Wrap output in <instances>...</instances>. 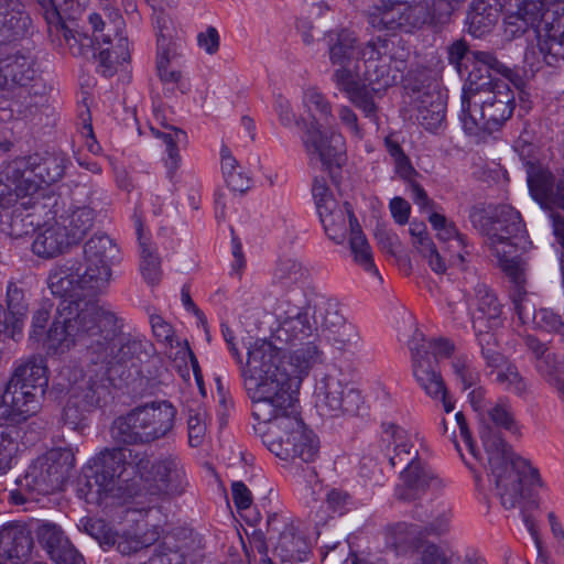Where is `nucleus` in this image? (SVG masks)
<instances>
[{"label": "nucleus", "instance_id": "1", "mask_svg": "<svg viewBox=\"0 0 564 564\" xmlns=\"http://www.w3.org/2000/svg\"><path fill=\"white\" fill-rule=\"evenodd\" d=\"M317 357L310 346L306 351H297L293 361L283 364L275 350L259 343L242 369L252 415L258 422L270 424L262 442L280 459L312 463L318 456L319 441L301 419L299 403L302 382Z\"/></svg>", "mask_w": 564, "mask_h": 564}, {"label": "nucleus", "instance_id": "2", "mask_svg": "<svg viewBox=\"0 0 564 564\" xmlns=\"http://www.w3.org/2000/svg\"><path fill=\"white\" fill-rule=\"evenodd\" d=\"M326 42L336 87L366 117H373L377 106L371 93L394 85L404 67L403 61L391 54L392 43L377 37L362 45L358 34L349 29L329 31Z\"/></svg>", "mask_w": 564, "mask_h": 564}, {"label": "nucleus", "instance_id": "3", "mask_svg": "<svg viewBox=\"0 0 564 564\" xmlns=\"http://www.w3.org/2000/svg\"><path fill=\"white\" fill-rule=\"evenodd\" d=\"M55 318L48 329L47 322L51 312L47 307L36 310L32 317L30 339L34 341L45 340L48 348L69 349L77 343L86 345V357L93 362L108 364L118 358L124 360L131 356L129 350L122 351L129 338L120 336V348L107 346L106 339L111 338L117 329L119 321L117 316L101 307L97 300L78 296H59Z\"/></svg>", "mask_w": 564, "mask_h": 564}, {"label": "nucleus", "instance_id": "4", "mask_svg": "<svg viewBox=\"0 0 564 564\" xmlns=\"http://www.w3.org/2000/svg\"><path fill=\"white\" fill-rule=\"evenodd\" d=\"M109 434L117 446L105 447L89 460L86 499L101 503L110 498L127 503L141 492V406L117 416Z\"/></svg>", "mask_w": 564, "mask_h": 564}, {"label": "nucleus", "instance_id": "5", "mask_svg": "<svg viewBox=\"0 0 564 564\" xmlns=\"http://www.w3.org/2000/svg\"><path fill=\"white\" fill-rule=\"evenodd\" d=\"M474 68L469 72L462 95L460 121L466 133L475 137L497 131L512 115L514 93L510 83L513 72L489 52L473 54Z\"/></svg>", "mask_w": 564, "mask_h": 564}, {"label": "nucleus", "instance_id": "6", "mask_svg": "<svg viewBox=\"0 0 564 564\" xmlns=\"http://www.w3.org/2000/svg\"><path fill=\"white\" fill-rule=\"evenodd\" d=\"M120 336L129 338L128 344L122 346V351L129 350L131 356H128L124 360L113 358L108 364H97L86 357L88 366L97 367V369H89L84 372L83 369L77 367L66 366L62 368L56 386L61 390H66L67 399L63 408L62 421L69 429L83 431L87 426L88 415L107 404L110 391L105 380L110 368L115 365H127L137 358L140 343L133 339L129 333L122 332L119 324H117L115 335L105 340L107 346L115 349L120 348L119 345H115Z\"/></svg>", "mask_w": 564, "mask_h": 564}, {"label": "nucleus", "instance_id": "7", "mask_svg": "<svg viewBox=\"0 0 564 564\" xmlns=\"http://www.w3.org/2000/svg\"><path fill=\"white\" fill-rule=\"evenodd\" d=\"M486 243L499 261V265L509 276L512 288L510 299L516 314L522 324L531 322L535 311L528 295L525 284V264L516 256L524 248L527 236L519 212L509 205L499 206L485 229Z\"/></svg>", "mask_w": 564, "mask_h": 564}, {"label": "nucleus", "instance_id": "8", "mask_svg": "<svg viewBox=\"0 0 564 564\" xmlns=\"http://www.w3.org/2000/svg\"><path fill=\"white\" fill-rule=\"evenodd\" d=\"M118 254L117 245L106 234H95L84 245V263L66 261L48 274L47 284L56 296L95 299L111 278V264Z\"/></svg>", "mask_w": 564, "mask_h": 564}, {"label": "nucleus", "instance_id": "9", "mask_svg": "<svg viewBox=\"0 0 564 564\" xmlns=\"http://www.w3.org/2000/svg\"><path fill=\"white\" fill-rule=\"evenodd\" d=\"M480 438L501 505L506 509L518 507L523 498L524 481L530 486L541 485L539 470L518 456L490 426L481 427Z\"/></svg>", "mask_w": 564, "mask_h": 564}, {"label": "nucleus", "instance_id": "10", "mask_svg": "<svg viewBox=\"0 0 564 564\" xmlns=\"http://www.w3.org/2000/svg\"><path fill=\"white\" fill-rule=\"evenodd\" d=\"M188 488L186 470L177 456H161L143 464V505H150L143 516L148 519L147 524L153 527L149 538L143 535V547L160 536L159 529L164 521L162 505L183 496Z\"/></svg>", "mask_w": 564, "mask_h": 564}, {"label": "nucleus", "instance_id": "11", "mask_svg": "<svg viewBox=\"0 0 564 564\" xmlns=\"http://www.w3.org/2000/svg\"><path fill=\"white\" fill-rule=\"evenodd\" d=\"M74 465L75 454L72 448L47 451L34 459L25 474L17 479L18 488L10 494L12 501L23 505L62 489Z\"/></svg>", "mask_w": 564, "mask_h": 564}, {"label": "nucleus", "instance_id": "12", "mask_svg": "<svg viewBox=\"0 0 564 564\" xmlns=\"http://www.w3.org/2000/svg\"><path fill=\"white\" fill-rule=\"evenodd\" d=\"M547 0H509L505 18V31L518 36L529 29H536L538 48L547 65L564 58V29L545 24L539 29L546 11Z\"/></svg>", "mask_w": 564, "mask_h": 564}, {"label": "nucleus", "instance_id": "13", "mask_svg": "<svg viewBox=\"0 0 564 564\" xmlns=\"http://www.w3.org/2000/svg\"><path fill=\"white\" fill-rule=\"evenodd\" d=\"M318 299L312 303H306L303 306L291 305L279 316V326L275 329L274 337L286 345L296 347L289 356L272 345L265 339H256L248 346L247 362H249V354L259 343L269 345L276 351L279 359L283 364L293 361V357L297 351H306L310 346H313L317 351V360L313 367L321 361L322 352L315 344L317 329L321 327L319 308H317ZM248 364H246L247 366Z\"/></svg>", "mask_w": 564, "mask_h": 564}, {"label": "nucleus", "instance_id": "14", "mask_svg": "<svg viewBox=\"0 0 564 564\" xmlns=\"http://www.w3.org/2000/svg\"><path fill=\"white\" fill-rule=\"evenodd\" d=\"M303 104L314 118V122L303 137L307 154L323 164L338 162L345 151V141L334 128L325 127L334 121L330 102L318 90L308 89L304 94Z\"/></svg>", "mask_w": 564, "mask_h": 564}, {"label": "nucleus", "instance_id": "15", "mask_svg": "<svg viewBox=\"0 0 564 564\" xmlns=\"http://www.w3.org/2000/svg\"><path fill=\"white\" fill-rule=\"evenodd\" d=\"M366 18L379 32L413 33L432 21L433 10L429 0H379L367 10Z\"/></svg>", "mask_w": 564, "mask_h": 564}, {"label": "nucleus", "instance_id": "16", "mask_svg": "<svg viewBox=\"0 0 564 564\" xmlns=\"http://www.w3.org/2000/svg\"><path fill=\"white\" fill-rule=\"evenodd\" d=\"M467 303L478 344L496 346L497 330L502 326V308L497 296L486 284L477 283Z\"/></svg>", "mask_w": 564, "mask_h": 564}, {"label": "nucleus", "instance_id": "17", "mask_svg": "<svg viewBox=\"0 0 564 564\" xmlns=\"http://www.w3.org/2000/svg\"><path fill=\"white\" fill-rule=\"evenodd\" d=\"M312 193L326 235L336 243H343L350 230V218H356L350 207L338 204L324 180H314Z\"/></svg>", "mask_w": 564, "mask_h": 564}, {"label": "nucleus", "instance_id": "18", "mask_svg": "<svg viewBox=\"0 0 564 564\" xmlns=\"http://www.w3.org/2000/svg\"><path fill=\"white\" fill-rule=\"evenodd\" d=\"M314 402L317 411L324 416L356 414L361 404V395L338 378L327 376L316 383Z\"/></svg>", "mask_w": 564, "mask_h": 564}, {"label": "nucleus", "instance_id": "19", "mask_svg": "<svg viewBox=\"0 0 564 564\" xmlns=\"http://www.w3.org/2000/svg\"><path fill=\"white\" fill-rule=\"evenodd\" d=\"M423 341L422 334H415L409 343L412 354L413 375L424 392L431 399L442 402L444 411L451 413L455 404L448 397L442 376L430 361L429 352Z\"/></svg>", "mask_w": 564, "mask_h": 564}, {"label": "nucleus", "instance_id": "20", "mask_svg": "<svg viewBox=\"0 0 564 564\" xmlns=\"http://www.w3.org/2000/svg\"><path fill=\"white\" fill-rule=\"evenodd\" d=\"M445 487V481L421 460L410 459L401 471L394 496L403 502H416L429 494H436Z\"/></svg>", "mask_w": 564, "mask_h": 564}, {"label": "nucleus", "instance_id": "21", "mask_svg": "<svg viewBox=\"0 0 564 564\" xmlns=\"http://www.w3.org/2000/svg\"><path fill=\"white\" fill-rule=\"evenodd\" d=\"M153 119L154 122L149 123V131L163 147L162 162L166 176L173 180L182 163L180 145L187 142V134L184 130L167 123L159 106L153 107Z\"/></svg>", "mask_w": 564, "mask_h": 564}, {"label": "nucleus", "instance_id": "22", "mask_svg": "<svg viewBox=\"0 0 564 564\" xmlns=\"http://www.w3.org/2000/svg\"><path fill=\"white\" fill-rule=\"evenodd\" d=\"M317 308H319L321 328L327 332V339L336 349L346 351L358 347L360 336L357 327L346 322L334 301L319 297Z\"/></svg>", "mask_w": 564, "mask_h": 564}, {"label": "nucleus", "instance_id": "23", "mask_svg": "<svg viewBox=\"0 0 564 564\" xmlns=\"http://www.w3.org/2000/svg\"><path fill=\"white\" fill-rule=\"evenodd\" d=\"M66 159L63 154H46L41 156L33 154L26 158H18L10 163V173L20 172L23 178H30L36 185V192L41 184L50 185L62 178L65 171Z\"/></svg>", "mask_w": 564, "mask_h": 564}, {"label": "nucleus", "instance_id": "24", "mask_svg": "<svg viewBox=\"0 0 564 564\" xmlns=\"http://www.w3.org/2000/svg\"><path fill=\"white\" fill-rule=\"evenodd\" d=\"M44 394L9 379L6 384H0L2 415L14 421H25L40 411Z\"/></svg>", "mask_w": 564, "mask_h": 564}, {"label": "nucleus", "instance_id": "25", "mask_svg": "<svg viewBox=\"0 0 564 564\" xmlns=\"http://www.w3.org/2000/svg\"><path fill=\"white\" fill-rule=\"evenodd\" d=\"M35 536L40 546L56 564H84V558L61 525L39 521Z\"/></svg>", "mask_w": 564, "mask_h": 564}, {"label": "nucleus", "instance_id": "26", "mask_svg": "<svg viewBox=\"0 0 564 564\" xmlns=\"http://www.w3.org/2000/svg\"><path fill=\"white\" fill-rule=\"evenodd\" d=\"M90 194V189L85 185H77L73 192L72 205L56 218L74 246L85 238L95 223V209L80 199Z\"/></svg>", "mask_w": 564, "mask_h": 564}, {"label": "nucleus", "instance_id": "27", "mask_svg": "<svg viewBox=\"0 0 564 564\" xmlns=\"http://www.w3.org/2000/svg\"><path fill=\"white\" fill-rule=\"evenodd\" d=\"M176 408L167 400L143 403V443L167 438L174 430Z\"/></svg>", "mask_w": 564, "mask_h": 564}, {"label": "nucleus", "instance_id": "28", "mask_svg": "<svg viewBox=\"0 0 564 564\" xmlns=\"http://www.w3.org/2000/svg\"><path fill=\"white\" fill-rule=\"evenodd\" d=\"M528 185L532 197L542 207L556 206L564 210V175L556 178L546 169L531 166L528 171Z\"/></svg>", "mask_w": 564, "mask_h": 564}, {"label": "nucleus", "instance_id": "29", "mask_svg": "<svg viewBox=\"0 0 564 564\" xmlns=\"http://www.w3.org/2000/svg\"><path fill=\"white\" fill-rule=\"evenodd\" d=\"M495 347H481L482 356L491 368L490 375L494 376V381L506 391L519 397L525 395L529 392V382L520 375L518 368L497 351Z\"/></svg>", "mask_w": 564, "mask_h": 564}, {"label": "nucleus", "instance_id": "30", "mask_svg": "<svg viewBox=\"0 0 564 564\" xmlns=\"http://www.w3.org/2000/svg\"><path fill=\"white\" fill-rule=\"evenodd\" d=\"M33 549L31 531L23 524L10 523L0 530V556L13 564L26 562Z\"/></svg>", "mask_w": 564, "mask_h": 564}, {"label": "nucleus", "instance_id": "31", "mask_svg": "<svg viewBox=\"0 0 564 564\" xmlns=\"http://www.w3.org/2000/svg\"><path fill=\"white\" fill-rule=\"evenodd\" d=\"M31 18L19 0H0V44L25 36Z\"/></svg>", "mask_w": 564, "mask_h": 564}, {"label": "nucleus", "instance_id": "32", "mask_svg": "<svg viewBox=\"0 0 564 564\" xmlns=\"http://www.w3.org/2000/svg\"><path fill=\"white\" fill-rule=\"evenodd\" d=\"M74 246L57 219L37 229L32 243V251L41 258L57 257Z\"/></svg>", "mask_w": 564, "mask_h": 564}, {"label": "nucleus", "instance_id": "33", "mask_svg": "<svg viewBox=\"0 0 564 564\" xmlns=\"http://www.w3.org/2000/svg\"><path fill=\"white\" fill-rule=\"evenodd\" d=\"M500 13L498 0H473L466 17L467 32L474 37H482L495 28Z\"/></svg>", "mask_w": 564, "mask_h": 564}, {"label": "nucleus", "instance_id": "34", "mask_svg": "<svg viewBox=\"0 0 564 564\" xmlns=\"http://www.w3.org/2000/svg\"><path fill=\"white\" fill-rule=\"evenodd\" d=\"M156 28V59L155 64H169L183 56L184 41L175 35V29L170 18L158 15Z\"/></svg>", "mask_w": 564, "mask_h": 564}, {"label": "nucleus", "instance_id": "35", "mask_svg": "<svg viewBox=\"0 0 564 564\" xmlns=\"http://www.w3.org/2000/svg\"><path fill=\"white\" fill-rule=\"evenodd\" d=\"M416 434H411L403 427L388 422L382 424V441L393 445V455L390 456V463L392 466L398 464L410 463V459H417V451L414 449L413 440L416 438Z\"/></svg>", "mask_w": 564, "mask_h": 564}, {"label": "nucleus", "instance_id": "36", "mask_svg": "<svg viewBox=\"0 0 564 564\" xmlns=\"http://www.w3.org/2000/svg\"><path fill=\"white\" fill-rule=\"evenodd\" d=\"M48 369L42 356H31L22 360L13 370L10 380L29 386L39 392H46Z\"/></svg>", "mask_w": 564, "mask_h": 564}, {"label": "nucleus", "instance_id": "37", "mask_svg": "<svg viewBox=\"0 0 564 564\" xmlns=\"http://www.w3.org/2000/svg\"><path fill=\"white\" fill-rule=\"evenodd\" d=\"M311 279V271L302 259L293 256L281 257L273 269L272 281L282 288L302 285Z\"/></svg>", "mask_w": 564, "mask_h": 564}, {"label": "nucleus", "instance_id": "38", "mask_svg": "<svg viewBox=\"0 0 564 564\" xmlns=\"http://www.w3.org/2000/svg\"><path fill=\"white\" fill-rule=\"evenodd\" d=\"M36 193V185L30 178H23L20 172L12 175L10 173V163L0 174V207L9 208L18 202L19 198L31 196Z\"/></svg>", "mask_w": 564, "mask_h": 564}, {"label": "nucleus", "instance_id": "39", "mask_svg": "<svg viewBox=\"0 0 564 564\" xmlns=\"http://www.w3.org/2000/svg\"><path fill=\"white\" fill-rule=\"evenodd\" d=\"M115 40L117 43L113 45L112 40L106 34H95V42L100 45V41L104 44H110L108 47H99L97 55L99 66L102 67L104 76H112L118 63L128 62L130 59L128 40L126 37L116 34Z\"/></svg>", "mask_w": 564, "mask_h": 564}, {"label": "nucleus", "instance_id": "40", "mask_svg": "<svg viewBox=\"0 0 564 564\" xmlns=\"http://www.w3.org/2000/svg\"><path fill=\"white\" fill-rule=\"evenodd\" d=\"M415 518L421 522L423 535L442 536L449 531L452 512L444 505L436 508L415 511Z\"/></svg>", "mask_w": 564, "mask_h": 564}, {"label": "nucleus", "instance_id": "41", "mask_svg": "<svg viewBox=\"0 0 564 564\" xmlns=\"http://www.w3.org/2000/svg\"><path fill=\"white\" fill-rule=\"evenodd\" d=\"M349 246L355 261L367 272L378 275V269L373 263L371 247L364 235L357 218H350Z\"/></svg>", "mask_w": 564, "mask_h": 564}, {"label": "nucleus", "instance_id": "42", "mask_svg": "<svg viewBox=\"0 0 564 564\" xmlns=\"http://www.w3.org/2000/svg\"><path fill=\"white\" fill-rule=\"evenodd\" d=\"M149 324L152 337L159 345L164 347L169 357L170 354L174 355L178 350L177 344L187 343V340L180 338L173 325L159 314H150Z\"/></svg>", "mask_w": 564, "mask_h": 564}, {"label": "nucleus", "instance_id": "43", "mask_svg": "<svg viewBox=\"0 0 564 564\" xmlns=\"http://www.w3.org/2000/svg\"><path fill=\"white\" fill-rule=\"evenodd\" d=\"M43 18L47 24V32L52 42L57 41L58 45H67L70 50L77 43H82V41H89L87 36H83L82 40H78L74 31L66 24L67 18L65 15H58L57 11H46L43 13Z\"/></svg>", "mask_w": 564, "mask_h": 564}, {"label": "nucleus", "instance_id": "44", "mask_svg": "<svg viewBox=\"0 0 564 564\" xmlns=\"http://www.w3.org/2000/svg\"><path fill=\"white\" fill-rule=\"evenodd\" d=\"M221 172L227 185L236 192H245L249 188L250 181L237 170L238 162L227 147L220 150Z\"/></svg>", "mask_w": 564, "mask_h": 564}, {"label": "nucleus", "instance_id": "45", "mask_svg": "<svg viewBox=\"0 0 564 564\" xmlns=\"http://www.w3.org/2000/svg\"><path fill=\"white\" fill-rule=\"evenodd\" d=\"M6 61L11 83L25 86L35 78L36 68L31 57L15 54L7 56Z\"/></svg>", "mask_w": 564, "mask_h": 564}, {"label": "nucleus", "instance_id": "46", "mask_svg": "<svg viewBox=\"0 0 564 564\" xmlns=\"http://www.w3.org/2000/svg\"><path fill=\"white\" fill-rule=\"evenodd\" d=\"M420 535H422V531L419 524L400 522L389 528L387 539L394 549L403 551Z\"/></svg>", "mask_w": 564, "mask_h": 564}, {"label": "nucleus", "instance_id": "47", "mask_svg": "<svg viewBox=\"0 0 564 564\" xmlns=\"http://www.w3.org/2000/svg\"><path fill=\"white\" fill-rule=\"evenodd\" d=\"M445 118V106L440 97L431 100L429 105L426 101H422V105L417 110V120L422 127L429 131L438 130Z\"/></svg>", "mask_w": 564, "mask_h": 564}, {"label": "nucleus", "instance_id": "48", "mask_svg": "<svg viewBox=\"0 0 564 564\" xmlns=\"http://www.w3.org/2000/svg\"><path fill=\"white\" fill-rule=\"evenodd\" d=\"M350 503V496L348 492L332 488L325 495V505L329 513H325L323 506L316 511L315 520L317 523H324L332 514H343Z\"/></svg>", "mask_w": 564, "mask_h": 564}, {"label": "nucleus", "instance_id": "49", "mask_svg": "<svg viewBox=\"0 0 564 564\" xmlns=\"http://www.w3.org/2000/svg\"><path fill=\"white\" fill-rule=\"evenodd\" d=\"M306 543L304 539L299 535L294 528L285 529L279 536L276 544V552L280 556L285 560L300 558L301 554L304 553Z\"/></svg>", "mask_w": 564, "mask_h": 564}, {"label": "nucleus", "instance_id": "50", "mask_svg": "<svg viewBox=\"0 0 564 564\" xmlns=\"http://www.w3.org/2000/svg\"><path fill=\"white\" fill-rule=\"evenodd\" d=\"M458 556L447 546L425 543L419 552V564H455Z\"/></svg>", "mask_w": 564, "mask_h": 564}, {"label": "nucleus", "instance_id": "51", "mask_svg": "<svg viewBox=\"0 0 564 564\" xmlns=\"http://www.w3.org/2000/svg\"><path fill=\"white\" fill-rule=\"evenodd\" d=\"M207 412L205 409L197 408L189 410L187 420L188 444L192 447H200L206 440L207 432Z\"/></svg>", "mask_w": 564, "mask_h": 564}, {"label": "nucleus", "instance_id": "52", "mask_svg": "<svg viewBox=\"0 0 564 564\" xmlns=\"http://www.w3.org/2000/svg\"><path fill=\"white\" fill-rule=\"evenodd\" d=\"M162 276L161 258L156 249L143 242V281L150 286H156Z\"/></svg>", "mask_w": 564, "mask_h": 564}, {"label": "nucleus", "instance_id": "53", "mask_svg": "<svg viewBox=\"0 0 564 564\" xmlns=\"http://www.w3.org/2000/svg\"><path fill=\"white\" fill-rule=\"evenodd\" d=\"M413 245L417 251L427 259L429 265L435 273L443 274L446 272V261L436 250L429 235H421L419 239L413 240Z\"/></svg>", "mask_w": 564, "mask_h": 564}, {"label": "nucleus", "instance_id": "54", "mask_svg": "<svg viewBox=\"0 0 564 564\" xmlns=\"http://www.w3.org/2000/svg\"><path fill=\"white\" fill-rule=\"evenodd\" d=\"M113 541L110 545H116L122 556H138L141 551V533L138 527L123 530L113 538Z\"/></svg>", "mask_w": 564, "mask_h": 564}, {"label": "nucleus", "instance_id": "55", "mask_svg": "<svg viewBox=\"0 0 564 564\" xmlns=\"http://www.w3.org/2000/svg\"><path fill=\"white\" fill-rule=\"evenodd\" d=\"M18 445L10 434L9 426H0V475L12 468Z\"/></svg>", "mask_w": 564, "mask_h": 564}, {"label": "nucleus", "instance_id": "56", "mask_svg": "<svg viewBox=\"0 0 564 564\" xmlns=\"http://www.w3.org/2000/svg\"><path fill=\"white\" fill-rule=\"evenodd\" d=\"M533 324L545 332L555 333L564 338V322L562 317L550 308H540L531 319Z\"/></svg>", "mask_w": 564, "mask_h": 564}, {"label": "nucleus", "instance_id": "57", "mask_svg": "<svg viewBox=\"0 0 564 564\" xmlns=\"http://www.w3.org/2000/svg\"><path fill=\"white\" fill-rule=\"evenodd\" d=\"M488 414L497 426L511 432L518 431L514 414L508 401H499L489 410Z\"/></svg>", "mask_w": 564, "mask_h": 564}, {"label": "nucleus", "instance_id": "58", "mask_svg": "<svg viewBox=\"0 0 564 564\" xmlns=\"http://www.w3.org/2000/svg\"><path fill=\"white\" fill-rule=\"evenodd\" d=\"M429 220L436 231V236L440 241H442L445 246L451 243V241L456 238H463L464 236L458 232L457 228L452 221H448L445 216L433 213L430 215Z\"/></svg>", "mask_w": 564, "mask_h": 564}, {"label": "nucleus", "instance_id": "59", "mask_svg": "<svg viewBox=\"0 0 564 564\" xmlns=\"http://www.w3.org/2000/svg\"><path fill=\"white\" fill-rule=\"evenodd\" d=\"M477 51L468 52V48L463 41H457L448 47V62L454 65L457 70L462 72V66L466 69L470 67L468 73L474 68L473 54Z\"/></svg>", "mask_w": 564, "mask_h": 564}, {"label": "nucleus", "instance_id": "60", "mask_svg": "<svg viewBox=\"0 0 564 564\" xmlns=\"http://www.w3.org/2000/svg\"><path fill=\"white\" fill-rule=\"evenodd\" d=\"M87 534L99 541L101 545L115 543L106 522L101 519L85 518L79 525Z\"/></svg>", "mask_w": 564, "mask_h": 564}, {"label": "nucleus", "instance_id": "61", "mask_svg": "<svg viewBox=\"0 0 564 564\" xmlns=\"http://www.w3.org/2000/svg\"><path fill=\"white\" fill-rule=\"evenodd\" d=\"M453 369L454 373L459 379L463 389H469L474 387L479 379L478 372L471 366V362L467 357L456 358L453 361Z\"/></svg>", "mask_w": 564, "mask_h": 564}, {"label": "nucleus", "instance_id": "62", "mask_svg": "<svg viewBox=\"0 0 564 564\" xmlns=\"http://www.w3.org/2000/svg\"><path fill=\"white\" fill-rule=\"evenodd\" d=\"M444 251L448 256L446 265L460 270L465 268L466 257L469 254L465 237L451 241V243L445 246Z\"/></svg>", "mask_w": 564, "mask_h": 564}, {"label": "nucleus", "instance_id": "63", "mask_svg": "<svg viewBox=\"0 0 564 564\" xmlns=\"http://www.w3.org/2000/svg\"><path fill=\"white\" fill-rule=\"evenodd\" d=\"M88 0H50L46 11H57L58 15L75 20L84 11Z\"/></svg>", "mask_w": 564, "mask_h": 564}, {"label": "nucleus", "instance_id": "64", "mask_svg": "<svg viewBox=\"0 0 564 564\" xmlns=\"http://www.w3.org/2000/svg\"><path fill=\"white\" fill-rule=\"evenodd\" d=\"M17 96L18 98L12 100L9 106L11 117L15 119H25L29 116H32L36 110L32 102V97L23 88L19 89Z\"/></svg>", "mask_w": 564, "mask_h": 564}]
</instances>
